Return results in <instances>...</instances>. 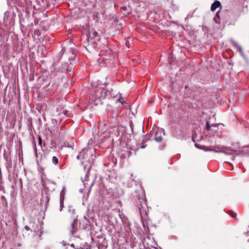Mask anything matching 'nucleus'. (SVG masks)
Returning a JSON list of instances; mask_svg holds the SVG:
<instances>
[{
    "instance_id": "7ed1b4c3",
    "label": "nucleus",
    "mask_w": 249,
    "mask_h": 249,
    "mask_svg": "<svg viewBox=\"0 0 249 249\" xmlns=\"http://www.w3.org/2000/svg\"><path fill=\"white\" fill-rule=\"evenodd\" d=\"M99 132L104 133L107 131L109 128V124L107 123H100L98 126Z\"/></svg>"
},
{
    "instance_id": "6e6552de",
    "label": "nucleus",
    "mask_w": 249,
    "mask_h": 249,
    "mask_svg": "<svg viewBox=\"0 0 249 249\" xmlns=\"http://www.w3.org/2000/svg\"><path fill=\"white\" fill-rule=\"evenodd\" d=\"M66 188L65 186H64L62 188V190L60 193V196H61V197H60V202H61V204H62V201L64 199V195L66 193Z\"/></svg>"
},
{
    "instance_id": "a211bd4d",
    "label": "nucleus",
    "mask_w": 249,
    "mask_h": 249,
    "mask_svg": "<svg viewBox=\"0 0 249 249\" xmlns=\"http://www.w3.org/2000/svg\"><path fill=\"white\" fill-rule=\"evenodd\" d=\"M220 13V12L219 11H218L216 14V17L214 18V20L216 21V22H217L216 18H220V16H219Z\"/></svg>"
},
{
    "instance_id": "423d86ee",
    "label": "nucleus",
    "mask_w": 249,
    "mask_h": 249,
    "mask_svg": "<svg viewBox=\"0 0 249 249\" xmlns=\"http://www.w3.org/2000/svg\"><path fill=\"white\" fill-rule=\"evenodd\" d=\"M42 225L39 222H38L36 225V228L34 229L35 233H37L38 232L42 231Z\"/></svg>"
},
{
    "instance_id": "0eeeda50",
    "label": "nucleus",
    "mask_w": 249,
    "mask_h": 249,
    "mask_svg": "<svg viewBox=\"0 0 249 249\" xmlns=\"http://www.w3.org/2000/svg\"><path fill=\"white\" fill-rule=\"evenodd\" d=\"M195 145H196V146L197 148L201 149H203V150H204L205 151H213V150H212V149L208 148L206 146H204V145H199V144H195Z\"/></svg>"
},
{
    "instance_id": "6ab92c4d",
    "label": "nucleus",
    "mask_w": 249,
    "mask_h": 249,
    "mask_svg": "<svg viewBox=\"0 0 249 249\" xmlns=\"http://www.w3.org/2000/svg\"><path fill=\"white\" fill-rule=\"evenodd\" d=\"M82 152H80L79 155L77 156V159L78 160H81L82 158H84L83 157H82Z\"/></svg>"
},
{
    "instance_id": "39448f33",
    "label": "nucleus",
    "mask_w": 249,
    "mask_h": 249,
    "mask_svg": "<svg viewBox=\"0 0 249 249\" xmlns=\"http://www.w3.org/2000/svg\"><path fill=\"white\" fill-rule=\"evenodd\" d=\"M43 233V231H41L40 232H38L37 233H35L34 238L35 240L36 243L39 242L40 240L42 239L41 238V235Z\"/></svg>"
},
{
    "instance_id": "ddd939ff",
    "label": "nucleus",
    "mask_w": 249,
    "mask_h": 249,
    "mask_svg": "<svg viewBox=\"0 0 249 249\" xmlns=\"http://www.w3.org/2000/svg\"><path fill=\"white\" fill-rule=\"evenodd\" d=\"M211 127L212 126L207 121L206 122V129L207 131H211V130H213V129H212L211 128ZM214 131H216L217 130H213Z\"/></svg>"
},
{
    "instance_id": "f257e3e1",
    "label": "nucleus",
    "mask_w": 249,
    "mask_h": 249,
    "mask_svg": "<svg viewBox=\"0 0 249 249\" xmlns=\"http://www.w3.org/2000/svg\"><path fill=\"white\" fill-rule=\"evenodd\" d=\"M138 198L139 199V209L140 214L141 216L142 215V214H146L147 213V202L146 200L143 198H140L139 197H138Z\"/></svg>"
},
{
    "instance_id": "5701e85b",
    "label": "nucleus",
    "mask_w": 249,
    "mask_h": 249,
    "mask_svg": "<svg viewBox=\"0 0 249 249\" xmlns=\"http://www.w3.org/2000/svg\"><path fill=\"white\" fill-rule=\"evenodd\" d=\"M25 229L26 231H29L30 230V227L28 226H25Z\"/></svg>"
},
{
    "instance_id": "412c9836",
    "label": "nucleus",
    "mask_w": 249,
    "mask_h": 249,
    "mask_svg": "<svg viewBox=\"0 0 249 249\" xmlns=\"http://www.w3.org/2000/svg\"><path fill=\"white\" fill-rule=\"evenodd\" d=\"M120 8L121 10L124 11H126L127 10V7L125 6H121Z\"/></svg>"
},
{
    "instance_id": "1a4fd4ad",
    "label": "nucleus",
    "mask_w": 249,
    "mask_h": 249,
    "mask_svg": "<svg viewBox=\"0 0 249 249\" xmlns=\"http://www.w3.org/2000/svg\"><path fill=\"white\" fill-rule=\"evenodd\" d=\"M77 222V220L76 219H74L73 222L71 223V227L70 228V232L71 234H73V231L74 229L75 226V223Z\"/></svg>"
},
{
    "instance_id": "20e7f679",
    "label": "nucleus",
    "mask_w": 249,
    "mask_h": 249,
    "mask_svg": "<svg viewBox=\"0 0 249 249\" xmlns=\"http://www.w3.org/2000/svg\"><path fill=\"white\" fill-rule=\"evenodd\" d=\"M221 6V3L220 1L218 0H215L214 2L212 4L211 7V10L212 11H214L215 9L220 7Z\"/></svg>"
},
{
    "instance_id": "f03ea898",
    "label": "nucleus",
    "mask_w": 249,
    "mask_h": 249,
    "mask_svg": "<svg viewBox=\"0 0 249 249\" xmlns=\"http://www.w3.org/2000/svg\"><path fill=\"white\" fill-rule=\"evenodd\" d=\"M88 38V42L91 45L96 44L97 41L100 39V36L96 31H93L92 33H89Z\"/></svg>"
},
{
    "instance_id": "4468645a",
    "label": "nucleus",
    "mask_w": 249,
    "mask_h": 249,
    "mask_svg": "<svg viewBox=\"0 0 249 249\" xmlns=\"http://www.w3.org/2000/svg\"><path fill=\"white\" fill-rule=\"evenodd\" d=\"M52 161L54 164L56 165L58 163V159L56 156H53L52 158Z\"/></svg>"
},
{
    "instance_id": "f3484780",
    "label": "nucleus",
    "mask_w": 249,
    "mask_h": 249,
    "mask_svg": "<svg viewBox=\"0 0 249 249\" xmlns=\"http://www.w3.org/2000/svg\"><path fill=\"white\" fill-rule=\"evenodd\" d=\"M243 151L246 155L249 156V147L245 148Z\"/></svg>"
},
{
    "instance_id": "4be33fe9",
    "label": "nucleus",
    "mask_w": 249,
    "mask_h": 249,
    "mask_svg": "<svg viewBox=\"0 0 249 249\" xmlns=\"http://www.w3.org/2000/svg\"><path fill=\"white\" fill-rule=\"evenodd\" d=\"M217 125H218V124H213L211 125L212 127H217Z\"/></svg>"
},
{
    "instance_id": "b1692460",
    "label": "nucleus",
    "mask_w": 249,
    "mask_h": 249,
    "mask_svg": "<svg viewBox=\"0 0 249 249\" xmlns=\"http://www.w3.org/2000/svg\"><path fill=\"white\" fill-rule=\"evenodd\" d=\"M146 145H142V146H141V148H144L145 147H146Z\"/></svg>"
},
{
    "instance_id": "2eb2a0df",
    "label": "nucleus",
    "mask_w": 249,
    "mask_h": 249,
    "mask_svg": "<svg viewBox=\"0 0 249 249\" xmlns=\"http://www.w3.org/2000/svg\"><path fill=\"white\" fill-rule=\"evenodd\" d=\"M229 214L233 218H236V214L235 212H234L232 211H230L229 212Z\"/></svg>"
},
{
    "instance_id": "aec40b11",
    "label": "nucleus",
    "mask_w": 249,
    "mask_h": 249,
    "mask_svg": "<svg viewBox=\"0 0 249 249\" xmlns=\"http://www.w3.org/2000/svg\"><path fill=\"white\" fill-rule=\"evenodd\" d=\"M38 139L39 144L41 145V144H42V139H41V138L40 136H38Z\"/></svg>"
},
{
    "instance_id": "9b49d317",
    "label": "nucleus",
    "mask_w": 249,
    "mask_h": 249,
    "mask_svg": "<svg viewBox=\"0 0 249 249\" xmlns=\"http://www.w3.org/2000/svg\"><path fill=\"white\" fill-rule=\"evenodd\" d=\"M108 49V51L109 56H108V57H107V56H106V55H105V56L103 57L104 60H107L108 59H110L112 57V56L111 55V51L110 50H109L108 49ZM101 56H104V54L103 53H102Z\"/></svg>"
},
{
    "instance_id": "dca6fc26",
    "label": "nucleus",
    "mask_w": 249,
    "mask_h": 249,
    "mask_svg": "<svg viewBox=\"0 0 249 249\" xmlns=\"http://www.w3.org/2000/svg\"><path fill=\"white\" fill-rule=\"evenodd\" d=\"M150 137H151V135H149V134H147L145 136L144 138H143L142 141L143 142H147V141H148L150 138Z\"/></svg>"
},
{
    "instance_id": "cd10ccee",
    "label": "nucleus",
    "mask_w": 249,
    "mask_h": 249,
    "mask_svg": "<svg viewBox=\"0 0 249 249\" xmlns=\"http://www.w3.org/2000/svg\"><path fill=\"white\" fill-rule=\"evenodd\" d=\"M130 14V13H129V12L127 13V14Z\"/></svg>"
},
{
    "instance_id": "393cba45",
    "label": "nucleus",
    "mask_w": 249,
    "mask_h": 249,
    "mask_svg": "<svg viewBox=\"0 0 249 249\" xmlns=\"http://www.w3.org/2000/svg\"><path fill=\"white\" fill-rule=\"evenodd\" d=\"M119 101H120L121 103H122V104L123 103V101H122V100H121V99H119Z\"/></svg>"
},
{
    "instance_id": "a878e982",
    "label": "nucleus",
    "mask_w": 249,
    "mask_h": 249,
    "mask_svg": "<svg viewBox=\"0 0 249 249\" xmlns=\"http://www.w3.org/2000/svg\"><path fill=\"white\" fill-rule=\"evenodd\" d=\"M224 153L225 154H226V155H228V154H229L228 153H227V152H224Z\"/></svg>"
},
{
    "instance_id": "bb28decb",
    "label": "nucleus",
    "mask_w": 249,
    "mask_h": 249,
    "mask_svg": "<svg viewBox=\"0 0 249 249\" xmlns=\"http://www.w3.org/2000/svg\"><path fill=\"white\" fill-rule=\"evenodd\" d=\"M126 45H127L128 48H129V46H128V45H127V43H126Z\"/></svg>"
},
{
    "instance_id": "9d476101",
    "label": "nucleus",
    "mask_w": 249,
    "mask_h": 249,
    "mask_svg": "<svg viewBox=\"0 0 249 249\" xmlns=\"http://www.w3.org/2000/svg\"><path fill=\"white\" fill-rule=\"evenodd\" d=\"M162 137L161 135H158V132H156L155 134V140L157 142H161L162 141Z\"/></svg>"
},
{
    "instance_id": "f8f14e48",
    "label": "nucleus",
    "mask_w": 249,
    "mask_h": 249,
    "mask_svg": "<svg viewBox=\"0 0 249 249\" xmlns=\"http://www.w3.org/2000/svg\"><path fill=\"white\" fill-rule=\"evenodd\" d=\"M232 43L234 45V46L237 48L238 51L242 54H243V50H242V49L241 47L240 46L238 45V44L237 43H236L235 42H233Z\"/></svg>"
}]
</instances>
